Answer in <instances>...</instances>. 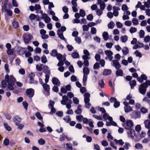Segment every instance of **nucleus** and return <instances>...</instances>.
<instances>
[{
	"label": "nucleus",
	"instance_id": "obj_51",
	"mask_svg": "<svg viewBox=\"0 0 150 150\" xmlns=\"http://www.w3.org/2000/svg\"><path fill=\"white\" fill-rule=\"evenodd\" d=\"M90 101H84L85 104V107L87 108H89L91 105V103H89Z\"/></svg>",
	"mask_w": 150,
	"mask_h": 150
},
{
	"label": "nucleus",
	"instance_id": "obj_11",
	"mask_svg": "<svg viewBox=\"0 0 150 150\" xmlns=\"http://www.w3.org/2000/svg\"><path fill=\"white\" fill-rule=\"evenodd\" d=\"M129 130V132H127L128 136L132 138H133L136 135L135 131L132 129Z\"/></svg>",
	"mask_w": 150,
	"mask_h": 150
},
{
	"label": "nucleus",
	"instance_id": "obj_62",
	"mask_svg": "<svg viewBox=\"0 0 150 150\" xmlns=\"http://www.w3.org/2000/svg\"><path fill=\"white\" fill-rule=\"evenodd\" d=\"M67 47L69 51H71L74 49V47L71 45H67Z\"/></svg>",
	"mask_w": 150,
	"mask_h": 150
},
{
	"label": "nucleus",
	"instance_id": "obj_39",
	"mask_svg": "<svg viewBox=\"0 0 150 150\" xmlns=\"http://www.w3.org/2000/svg\"><path fill=\"white\" fill-rule=\"evenodd\" d=\"M41 60L42 63H46L47 62V60L46 56L45 55H43L41 57Z\"/></svg>",
	"mask_w": 150,
	"mask_h": 150
},
{
	"label": "nucleus",
	"instance_id": "obj_58",
	"mask_svg": "<svg viewBox=\"0 0 150 150\" xmlns=\"http://www.w3.org/2000/svg\"><path fill=\"white\" fill-rule=\"evenodd\" d=\"M134 53L137 57H142V54L138 50L135 51L134 52Z\"/></svg>",
	"mask_w": 150,
	"mask_h": 150
},
{
	"label": "nucleus",
	"instance_id": "obj_29",
	"mask_svg": "<svg viewBox=\"0 0 150 150\" xmlns=\"http://www.w3.org/2000/svg\"><path fill=\"white\" fill-rule=\"evenodd\" d=\"M81 106L79 105L77 107V110L75 111V113L77 114H81L82 112V110L81 109Z\"/></svg>",
	"mask_w": 150,
	"mask_h": 150
},
{
	"label": "nucleus",
	"instance_id": "obj_13",
	"mask_svg": "<svg viewBox=\"0 0 150 150\" xmlns=\"http://www.w3.org/2000/svg\"><path fill=\"white\" fill-rule=\"evenodd\" d=\"M42 86L44 90L48 94H49L50 86L45 83H43Z\"/></svg>",
	"mask_w": 150,
	"mask_h": 150
},
{
	"label": "nucleus",
	"instance_id": "obj_55",
	"mask_svg": "<svg viewBox=\"0 0 150 150\" xmlns=\"http://www.w3.org/2000/svg\"><path fill=\"white\" fill-rule=\"evenodd\" d=\"M9 139L7 138L5 139L3 142L4 144L6 146H8L9 144Z\"/></svg>",
	"mask_w": 150,
	"mask_h": 150
},
{
	"label": "nucleus",
	"instance_id": "obj_48",
	"mask_svg": "<svg viewBox=\"0 0 150 150\" xmlns=\"http://www.w3.org/2000/svg\"><path fill=\"white\" fill-rule=\"evenodd\" d=\"M35 116L38 119H39L40 120H42V117L41 116V114L39 112H36L35 114Z\"/></svg>",
	"mask_w": 150,
	"mask_h": 150
},
{
	"label": "nucleus",
	"instance_id": "obj_30",
	"mask_svg": "<svg viewBox=\"0 0 150 150\" xmlns=\"http://www.w3.org/2000/svg\"><path fill=\"white\" fill-rule=\"evenodd\" d=\"M131 88V89H133L134 86L136 84V81L135 80H132L129 82Z\"/></svg>",
	"mask_w": 150,
	"mask_h": 150
},
{
	"label": "nucleus",
	"instance_id": "obj_19",
	"mask_svg": "<svg viewBox=\"0 0 150 150\" xmlns=\"http://www.w3.org/2000/svg\"><path fill=\"white\" fill-rule=\"evenodd\" d=\"M44 72L45 74H51L50 70L47 66H45L44 67Z\"/></svg>",
	"mask_w": 150,
	"mask_h": 150
},
{
	"label": "nucleus",
	"instance_id": "obj_52",
	"mask_svg": "<svg viewBox=\"0 0 150 150\" xmlns=\"http://www.w3.org/2000/svg\"><path fill=\"white\" fill-rule=\"evenodd\" d=\"M29 18L31 20H34L36 18V16L33 13H32L29 16Z\"/></svg>",
	"mask_w": 150,
	"mask_h": 150
},
{
	"label": "nucleus",
	"instance_id": "obj_25",
	"mask_svg": "<svg viewBox=\"0 0 150 150\" xmlns=\"http://www.w3.org/2000/svg\"><path fill=\"white\" fill-rule=\"evenodd\" d=\"M57 51L56 50L54 49L52 51L50 54L51 56L55 57L57 56Z\"/></svg>",
	"mask_w": 150,
	"mask_h": 150
},
{
	"label": "nucleus",
	"instance_id": "obj_57",
	"mask_svg": "<svg viewBox=\"0 0 150 150\" xmlns=\"http://www.w3.org/2000/svg\"><path fill=\"white\" fill-rule=\"evenodd\" d=\"M54 102L52 100H50V103L48 105V107L49 108H50L52 107H54Z\"/></svg>",
	"mask_w": 150,
	"mask_h": 150
},
{
	"label": "nucleus",
	"instance_id": "obj_64",
	"mask_svg": "<svg viewBox=\"0 0 150 150\" xmlns=\"http://www.w3.org/2000/svg\"><path fill=\"white\" fill-rule=\"evenodd\" d=\"M83 30V31H88V30L89 28L88 26L86 25H83L82 26Z\"/></svg>",
	"mask_w": 150,
	"mask_h": 150
},
{
	"label": "nucleus",
	"instance_id": "obj_40",
	"mask_svg": "<svg viewBox=\"0 0 150 150\" xmlns=\"http://www.w3.org/2000/svg\"><path fill=\"white\" fill-rule=\"evenodd\" d=\"M12 25L14 28H17L18 27V24L17 22L16 21H13L12 22Z\"/></svg>",
	"mask_w": 150,
	"mask_h": 150
},
{
	"label": "nucleus",
	"instance_id": "obj_53",
	"mask_svg": "<svg viewBox=\"0 0 150 150\" xmlns=\"http://www.w3.org/2000/svg\"><path fill=\"white\" fill-rule=\"evenodd\" d=\"M1 85L2 88H5L7 86V82L4 80L2 81L1 82Z\"/></svg>",
	"mask_w": 150,
	"mask_h": 150
},
{
	"label": "nucleus",
	"instance_id": "obj_38",
	"mask_svg": "<svg viewBox=\"0 0 150 150\" xmlns=\"http://www.w3.org/2000/svg\"><path fill=\"white\" fill-rule=\"evenodd\" d=\"M83 118V116L81 115H77L76 117V118L77 120L80 122L82 121Z\"/></svg>",
	"mask_w": 150,
	"mask_h": 150
},
{
	"label": "nucleus",
	"instance_id": "obj_21",
	"mask_svg": "<svg viewBox=\"0 0 150 150\" xmlns=\"http://www.w3.org/2000/svg\"><path fill=\"white\" fill-rule=\"evenodd\" d=\"M128 37L126 35L122 36L120 37V40L123 43L126 42L128 40Z\"/></svg>",
	"mask_w": 150,
	"mask_h": 150
},
{
	"label": "nucleus",
	"instance_id": "obj_16",
	"mask_svg": "<svg viewBox=\"0 0 150 150\" xmlns=\"http://www.w3.org/2000/svg\"><path fill=\"white\" fill-rule=\"evenodd\" d=\"M83 96H84V101H90L89 98L90 96V95L88 93H85L84 94Z\"/></svg>",
	"mask_w": 150,
	"mask_h": 150
},
{
	"label": "nucleus",
	"instance_id": "obj_43",
	"mask_svg": "<svg viewBox=\"0 0 150 150\" xmlns=\"http://www.w3.org/2000/svg\"><path fill=\"white\" fill-rule=\"evenodd\" d=\"M105 54L107 56H112L113 54V53L112 51L108 50L105 51Z\"/></svg>",
	"mask_w": 150,
	"mask_h": 150
},
{
	"label": "nucleus",
	"instance_id": "obj_35",
	"mask_svg": "<svg viewBox=\"0 0 150 150\" xmlns=\"http://www.w3.org/2000/svg\"><path fill=\"white\" fill-rule=\"evenodd\" d=\"M38 144L40 145H43L45 143V140L42 138H40L38 141Z\"/></svg>",
	"mask_w": 150,
	"mask_h": 150
},
{
	"label": "nucleus",
	"instance_id": "obj_47",
	"mask_svg": "<svg viewBox=\"0 0 150 150\" xmlns=\"http://www.w3.org/2000/svg\"><path fill=\"white\" fill-rule=\"evenodd\" d=\"M63 119L65 120V122L67 123H69L71 120V118L69 116H65Z\"/></svg>",
	"mask_w": 150,
	"mask_h": 150
},
{
	"label": "nucleus",
	"instance_id": "obj_7",
	"mask_svg": "<svg viewBox=\"0 0 150 150\" xmlns=\"http://www.w3.org/2000/svg\"><path fill=\"white\" fill-rule=\"evenodd\" d=\"M26 92L27 95L30 99V98L31 99L34 95V90L31 88H29L26 90Z\"/></svg>",
	"mask_w": 150,
	"mask_h": 150
},
{
	"label": "nucleus",
	"instance_id": "obj_12",
	"mask_svg": "<svg viewBox=\"0 0 150 150\" xmlns=\"http://www.w3.org/2000/svg\"><path fill=\"white\" fill-rule=\"evenodd\" d=\"M52 81L54 85L59 86L60 84V81L56 77L52 78Z\"/></svg>",
	"mask_w": 150,
	"mask_h": 150
},
{
	"label": "nucleus",
	"instance_id": "obj_42",
	"mask_svg": "<svg viewBox=\"0 0 150 150\" xmlns=\"http://www.w3.org/2000/svg\"><path fill=\"white\" fill-rule=\"evenodd\" d=\"M99 86L101 88H103L105 85V83L103 80H101L99 81L98 82Z\"/></svg>",
	"mask_w": 150,
	"mask_h": 150
},
{
	"label": "nucleus",
	"instance_id": "obj_22",
	"mask_svg": "<svg viewBox=\"0 0 150 150\" xmlns=\"http://www.w3.org/2000/svg\"><path fill=\"white\" fill-rule=\"evenodd\" d=\"M57 34L59 37L62 40H65V39L64 36L60 30H58L57 32Z\"/></svg>",
	"mask_w": 150,
	"mask_h": 150
},
{
	"label": "nucleus",
	"instance_id": "obj_9",
	"mask_svg": "<svg viewBox=\"0 0 150 150\" xmlns=\"http://www.w3.org/2000/svg\"><path fill=\"white\" fill-rule=\"evenodd\" d=\"M133 123L131 120H127L126 124H125L124 127L126 129L129 130L131 129L133 126Z\"/></svg>",
	"mask_w": 150,
	"mask_h": 150
},
{
	"label": "nucleus",
	"instance_id": "obj_61",
	"mask_svg": "<svg viewBox=\"0 0 150 150\" xmlns=\"http://www.w3.org/2000/svg\"><path fill=\"white\" fill-rule=\"evenodd\" d=\"M75 40L76 42L78 44H80L81 42V40L80 38L77 37H75Z\"/></svg>",
	"mask_w": 150,
	"mask_h": 150
},
{
	"label": "nucleus",
	"instance_id": "obj_36",
	"mask_svg": "<svg viewBox=\"0 0 150 150\" xmlns=\"http://www.w3.org/2000/svg\"><path fill=\"white\" fill-rule=\"evenodd\" d=\"M13 120L16 123L17 122H20L21 120V119L19 116H16L14 117Z\"/></svg>",
	"mask_w": 150,
	"mask_h": 150
},
{
	"label": "nucleus",
	"instance_id": "obj_56",
	"mask_svg": "<svg viewBox=\"0 0 150 150\" xmlns=\"http://www.w3.org/2000/svg\"><path fill=\"white\" fill-rule=\"evenodd\" d=\"M122 10L123 11H126L128 10L127 6L125 4H123L122 6Z\"/></svg>",
	"mask_w": 150,
	"mask_h": 150
},
{
	"label": "nucleus",
	"instance_id": "obj_10",
	"mask_svg": "<svg viewBox=\"0 0 150 150\" xmlns=\"http://www.w3.org/2000/svg\"><path fill=\"white\" fill-rule=\"evenodd\" d=\"M42 18L44 20L45 22L46 23H49L51 21L50 18L49 17L46 13H43L42 14Z\"/></svg>",
	"mask_w": 150,
	"mask_h": 150
},
{
	"label": "nucleus",
	"instance_id": "obj_44",
	"mask_svg": "<svg viewBox=\"0 0 150 150\" xmlns=\"http://www.w3.org/2000/svg\"><path fill=\"white\" fill-rule=\"evenodd\" d=\"M35 75L33 73H31L29 75L30 80V82L31 83H33V78Z\"/></svg>",
	"mask_w": 150,
	"mask_h": 150
},
{
	"label": "nucleus",
	"instance_id": "obj_34",
	"mask_svg": "<svg viewBox=\"0 0 150 150\" xmlns=\"http://www.w3.org/2000/svg\"><path fill=\"white\" fill-rule=\"evenodd\" d=\"M144 32L143 30H140L139 33L140 38H144Z\"/></svg>",
	"mask_w": 150,
	"mask_h": 150
},
{
	"label": "nucleus",
	"instance_id": "obj_46",
	"mask_svg": "<svg viewBox=\"0 0 150 150\" xmlns=\"http://www.w3.org/2000/svg\"><path fill=\"white\" fill-rule=\"evenodd\" d=\"M129 147H131V145L128 142H125V145L123 146L124 148L126 150L128 149Z\"/></svg>",
	"mask_w": 150,
	"mask_h": 150
},
{
	"label": "nucleus",
	"instance_id": "obj_60",
	"mask_svg": "<svg viewBox=\"0 0 150 150\" xmlns=\"http://www.w3.org/2000/svg\"><path fill=\"white\" fill-rule=\"evenodd\" d=\"M80 16L82 17H84L85 15V11L82 9H81L80 10Z\"/></svg>",
	"mask_w": 150,
	"mask_h": 150
},
{
	"label": "nucleus",
	"instance_id": "obj_24",
	"mask_svg": "<svg viewBox=\"0 0 150 150\" xmlns=\"http://www.w3.org/2000/svg\"><path fill=\"white\" fill-rule=\"evenodd\" d=\"M114 141L116 144H119L121 146H122L124 144V142L121 139H120L118 140L116 139H115L114 140Z\"/></svg>",
	"mask_w": 150,
	"mask_h": 150
},
{
	"label": "nucleus",
	"instance_id": "obj_14",
	"mask_svg": "<svg viewBox=\"0 0 150 150\" xmlns=\"http://www.w3.org/2000/svg\"><path fill=\"white\" fill-rule=\"evenodd\" d=\"M56 57L59 61H64L66 59V58L63 57L60 53H58Z\"/></svg>",
	"mask_w": 150,
	"mask_h": 150
},
{
	"label": "nucleus",
	"instance_id": "obj_20",
	"mask_svg": "<svg viewBox=\"0 0 150 150\" xmlns=\"http://www.w3.org/2000/svg\"><path fill=\"white\" fill-rule=\"evenodd\" d=\"M122 52L123 54L125 55H127L129 53V50L126 47H125L122 50Z\"/></svg>",
	"mask_w": 150,
	"mask_h": 150
},
{
	"label": "nucleus",
	"instance_id": "obj_1",
	"mask_svg": "<svg viewBox=\"0 0 150 150\" xmlns=\"http://www.w3.org/2000/svg\"><path fill=\"white\" fill-rule=\"evenodd\" d=\"M5 79L8 83L7 88L10 90H13L16 81L15 78L12 75L6 74L5 76Z\"/></svg>",
	"mask_w": 150,
	"mask_h": 150
},
{
	"label": "nucleus",
	"instance_id": "obj_31",
	"mask_svg": "<svg viewBox=\"0 0 150 150\" xmlns=\"http://www.w3.org/2000/svg\"><path fill=\"white\" fill-rule=\"evenodd\" d=\"M72 57L74 58H79V54L76 52H74L71 54Z\"/></svg>",
	"mask_w": 150,
	"mask_h": 150
},
{
	"label": "nucleus",
	"instance_id": "obj_49",
	"mask_svg": "<svg viewBox=\"0 0 150 150\" xmlns=\"http://www.w3.org/2000/svg\"><path fill=\"white\" fill-rule=\"evenodd\" d=\"M137 31V29L136 28L131 27L129 30L130 32L131 33L136 32Z\"/></svg>",
	"mask_w": 150,
	"mask_h": 150
},
{
	"label": "nucleus",
	"instance_id": "obj_50",
	"mask_svg": "<svg viewBox=\"0 0 150 150\" xmlns=\"http://www.w3.org/2000/svg\"><path fill=\"white\" fill-rule=\"evenodd\" d=\"M132 22L134 25H137L138 24V20L136 18H134L132 21Z\"/></svg>",
	"mask_w": 150,
	"mask_h": 150
},
{
	"label": "nucleus",
	"instance_id": "obj_15",
	"mask_svg": "<svg viewBox=\"0 0 150 150\" xmlns=\"http://www.w3.org/2000/svg\"><path fill=\"white\" fill-rule=\"evenodd\" d=\"M115 74L117 77L122 76L123 75V71L122 70L120 69H117L115 72Z\"/></svg>",
	"mask_w": 150,
	"mask_h": 150
},
{
	"label": "nucleus",
	"instance_id": "obj_23",
	"mask_svg": "<svg viewBox=\"0 0 150 150\" xmlns=\"http://www.w3.org/2000/svg\"><path fill=\"white\" fill-rule=\"evenodd\" d=\"M112 72V71L110 69H105L103 72V74L104 76H107L110 74Z\"/></svg>",
	"mask_w": 150,
	"mask_h": 150
},
{
	"label": "nucleus",
	"instance_id": "obj_18",
	"mask_svg": "<svg viewBox=\"0 0 150 150\" xmlns=\"http://www.w3.org/2000/svg\"><path fill=\"white\" fill-rule=\"evenodd\" d=\"M144 123L145 127L149 129H150V120H146L144 121Z\"/></svg>",
	"mask_w": 150,
	"mask_h": 150
},
{
	"label": "nucleus",
	"instance_id": "obj_33",
	"mask_svg": "<svg viewBox=\"0 0 150 150\" xmlns=\"http://www.w3.org/2000/svg\"><path fill=\"white\" fill-rule=\"evenodd\" d=\"M7 1H5L4 2V5L3 6L1 11L2 12H6V11L8 9H7Z\"/></svg>",
	"mask_w": 150,
	"mask_h": 150
},
{
	"label": "nucleus",
	"instance_id": "obj_8",
	"mask_svg": "<svg viewBox=\"0 0 150 150\" xmlns=\"http://www.w3.org/2000/svg\"><path fill=\"white\" fill-rule=\"evenodd\" d=\"M111 65L117 69H120L121 67L119 61L117 60H112L111 63Z\"/></svg>",
	"mask_w": 150,
	"mask_h": 150
},
{
	"label": "nucleus",
	"instance_id": "obj_26",
	"mask_svg": "<svg viewBox=\"0 0 150 150\" xmlns=\"http://www.w3.org/2000/svg\"><path fill=\"white\" fill-rule=\"evenodd\" d=\"M135 148L138 149H142L143 147L142 144L139 143H138L136 144L134 146Z\"/></svg>",
	"mask_w": 150,
	"mask_h": 150
},
{
	"label": "nucleus",
	"instance_id": "obj_27",
	"mask_svg": "<svg viewBox=\"0 0 150 150\" xmlns=\"http://www.w3.org/2000/svg\"><path fill=\"white\" fill-rule=\"evenodd\" d=\"M125 111L126 113L129 112L132 110V108L129 106H127L124 107Z\"/></svg>",
	"mask_w": 150,
	"mask_h": 150
},
{
	"label": "nucleus",
	"instance_id": "obj_6",
	"mask_svg": "<svg viewBox=\"0 0 150 150\" xmlns=\"http://www.w3.org/2000/svg\"><path fill=\"white\" fill-rule=\"evenodd\" d=\"M130 116L132 118L134 119L139 118L141 117L140 112L137 110L133 111L131 114Z\"/></svg>",
	"mask_w": 150,
	"mask_h": 150
},
{
	"label": "nucleus",
	"instance_id": "obj_5",
	"mask_svg": "<svg viewBox=\"0 0 150 150\" xmlns=\"http://www.w3.org/2000/svg\"><path fill=\"white\" fill-rule=\"evenodd\" d=\"M147 86L145 83L141 84L139 88V90L140 93L143 95L145 93Z\"/></svg>",
	"mask_w": 150,
	"mask_h": 150
},
{
	"label": "nucleus",
	"instance_id": "obj_32",
	"mask_svg": "<svg viewBox=\"0 0 150 150\" xmlns=\"http://www.w3.org/2000/svg\"><path fill=\"white\" fill-rule=\"evenodd\" d=\"M115 25V24L112 21H111L108 24V26L109 28L112 29Z\"/></svg>",
	"mask_w": 150,
	"mask_h": 150
},
{
	"label": "nucleus",
	"instance_id": "obj_45",
	"mask_svg": "<svg viewBox=\"0 0 150 150\" xmlns=\"http://www.w3.org/2000/svg\"><path fill=\"white\" fill-rule=\"evenodd\" d=\"M50 75L51 74H45V82L46 83L48 82Z\"/></svg>",
	"mask_w": 150,
	"mask_h": 150
},
{
	"label": "nucleus",
	"instance_id": "obj_63",
	"mask_svg": "<svg viewBox=\"0 0 150 150\" xmlns=\"http://www.w3.org/2000/svg\"><path fill=\"white\" fill-rule=\"evenodd\" d=\"M141 127L140 125H137L135 127V130L136 131L139 132L141 130Z\"/></svg>",
	"mask_w": 150,
	"mask_h": 150
},
{
	"label": "nucleus",
	"instance_id": "obj_3",
	"mask_svg": "<svg viewBox=\"0 0 150 150\" xmlns=\"http://www.w3.org/2000/svg\"><path fill=\"white\" fill-rule=\"evenodd\" d=\"M97 4L100 5V9H98L96 10V14L99 16H101L103 13V11L105 7V4L104 2L101 0H98Z\"/></svg>",
	"mask_w": 150,
	"mask_h": 150
},
{
	"label": "nucleus",
	"instance_id": "obj_41",
	"mask_svg": "<svg viewBox=\"0 0 150 150\" xmlns=\"http://www.w3.org/2000/svg\"><path fill=\"white\" fill-rule=\"evenodd\" d=\"M24 108L26 110H27L28 109V104L26 101H24L22 102Z\"/></svg>",
	"mask_w": 150,
	"mask_h": 150
},
{
	"label": "nucleus",
	"instance_id": "obj_37",
	"mask_svg": "<svg viewBox=\"0 0 150 150\" xmlns=\"http://www.w3.org/2000/svg\"><path fill=\"white\" fill-rule=\"evenodd\" d=\"M4 126L6 129L8 131H10L11 130V128L6 123H4Z\"/></svg>",
	"mask_w": 150,
	"mask_h": 150
},
{
	"label": "nucleus",
	"instance_id": "obj_59",
	"mask_svg": "<svg viewBox=\"0 0 150 150\" xmlns=\"http://www.w3.org/2000/svg\"><path fill=\"white\" fill-rule=\"evenodd\" d=\"M87 19L89 21H91L93 19V16L92 14H89L87 17Z\"/></svg>",
	"mask_w": 150,
	"mask_h": 150
},
{
	"label": "nucleus",
	"instance_id": "obj_28",
	"mask_svg": "<svg viewBox=\"0 0 150 150\" xmlns=\"http://www.w3.org/2000/svg\"><path fill=\"white\" fill-rule=\"evenodd\" d=\"M108 33L107 32H104L103 33L102 36L105 40L106 41L108 40Z\"/></svg>",
	"mask_w": 150,
	"mask_h": 150
},
{
	"label": "nucleus",
	"instance_id": "obj_54",
	"mask_svg": "<svg viewBox=\"0 0 150 150\" xmlns=\"http://www.w3.org/2000/svg\"><path fill=\"white\" fill-rule=\"evenodd\" d=\"M144 41L146 43H147L150 41V36L148 35L144 38Z\"/></svg>",
	"mask_w": 150,
	"mask_h": 150
},
{
	"label": "nucleus",
	"instance_id": "obj_17",
	"mask_svg": "<svg viewBox=\"0 0 150 150\" xmlns=\"http://www.w3.org/2000/svg\"><path fill=\"white\" fill-rule=\"evenodd\" d=\"M83 75L88 76L90 72L89 69L87 67H84L83 68Z\"/></svg>",
	"mask_w": 150,
	"mask_h": 150
},
{
	"label": "nucleus",
	"instance_id": "obj_4",
	"mask_svg": "<svg viewBox=\"0 0 150 150\" xmlns=\"http://www.w3.org/2000/svg\"><path fill=\"white\" fill-rule=\"evenodd\" d=\"M25 44H28L31 42L33 37L32 35L29 33H26L23 35L22 37Z\"/></svg>",
	"mask_w": 150,
	"mask_h": 150
},
{
	"label": "nucleus",
	"instance_id": "obj_2",
	"mask_svg": "<svg viewBox=\"0 0 150 150\" xmlns=\"http://www.w3.org/2000/svg\"><path fill=\"white\" fill-rule=\"evenodd\" d=\"M61 103L63 105H66L67 108L70 109L71 108V104L72 103V101L69 99L66 95L62 96V100H61Z\"/></svg>",
	"mask_w": 150,
	"mask_h": 150
}]
</instances>
